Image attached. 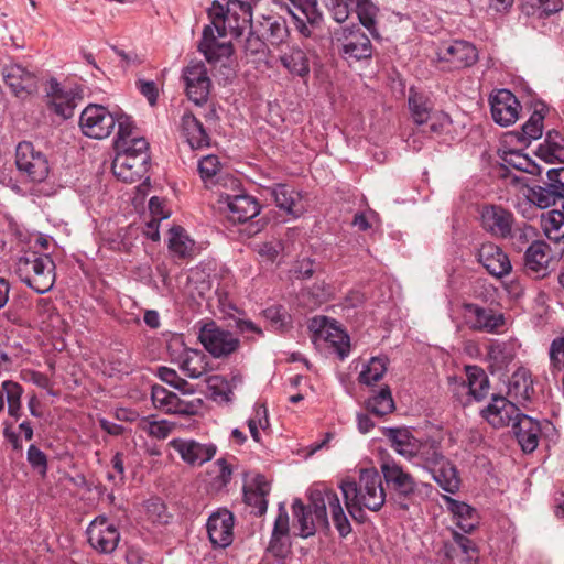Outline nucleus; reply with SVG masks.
<instances>
[{
	"label": "nucleus",
	"mask_w": 564,
	"mask_h": 564,
	"mask_svg": "<svg viewBox=\"0 0 564 564\" xmlns=\"http://www.w3.org/2000/svg\"><path fill=\"white\" fill-rule=\"evenodd\" d=\"M367 409L375 415L383 416L394 410V402L389 388L381 389L367 402Z\"/></svg>",
	"instance_id": "obj_51"
},
{
	"label": "nucleus",
	"mask_w": 564,
	"mask_h": 564,
	"mask_svg": "<svg viewBox=\"0 0 564 564\" xmlns=\"http://www.w3.org/2000/svg\"><path fill=\"white\" fill-rule=\"evenodd\" d=\"M220 169L221 164L216 155H206L198 161V173L205 184H213Z\"/></svg>",
	"instance_id": "obj_55"
},
{
	"label": "nucleus",
	"mask_w": 564,
	"mask_h": 564,
	"mask_svg": "<svg viewBox=\"0 0 564 564\" xmlns=\"http://www.w3.org/2000/svg\"><path fill=\"white\" fill-rule=\"evenodd\" d=\"M535 237V229L532 226L523 223L520 226L514 224L511 229V235L508 236L507 238L511 240L512 247L516 250L522 251L528 243L536 241Z\"/></svg>",
	"instance_id": "obj_53"
},
{
	"label": "nucleus",
	"mask_w": 564,
	"mask_h": 564,
	"mask_svg": "<svg viewBox=\"0 0 564 564\" xmlns=\"http://www.w3.org/2000/svg\"><path fill=\"white\" fill-rule=\"evenodd\" d=\"M430 471L433 473L434 480L443 490L455 494L459 489L460 479L457 470L446 458L437 467L430 469Z\"/></svg>",
	"instance_id": "obj_40"
},
{
	"label": "nucleus",
	"mask_w": 564,
	"mask_h": 564,
	"mask_svg": "<svg viewBox=\"0 0 564 564\" xmlns=\"http://www.w3.org/2000/svg\"><path fill=\"white\" fill-rule=\"evenodd\" d=\"M289 13L296 31L304 37H310L313 30L319 26L323 15L315 0H290Z\"/></svg>",
	"instance_id": "obj_12"
},
{
	"label": "nucleus",
	"mask_w": 564,
	"mask_h": 564,
	"mask_svg": "<svg viewBox=\"0 0 564 564\" xmlns=\"http://www.w3.org/2000/svg\"><path fill=\"white\" fill-rule=\"evenodd\" d=\"M209 389L212 390L215 400L229 402L231 401L232 390L229 388L227 381L223 378L215 376L208 380Z\"/></svg>",
	"instance_id": "obj_63"
},
{
	"label": "nucleus",
	"mask_w": 564,
	"mask_h": 564,
	"mask_svg": "<svg viewBox=\"0 0 564 564\" xmlns=\"http://www.w3.org/2000/svg\"><path fill=\"white\" fill-rule=\"evenodd\" d=\"M227 8L225 9L221 4L214 2L213 7L209 11V15L212 17L213 30H216L218 37H224L227 35L228 24L226 20Z\"/></svg>",
	"instance_id": "obj_61"
},
{
	"label": "nucleus",
	"mask_w": 564,
	"mask_h": 564,
	"mask_svg": "<svg viewBox=\"0 0 564 564\" xmlns=\"http://www.w3.org/2000/svg\"><path fill=\"white\" fill-rule=\"evenodd\" d=\"M138 429L151 437L164 440L172 432L173 424L166 420H153L151 416H144L138 421Z\"/></svg>",
	"instance_id": "obj_50"
},
{
	"label": "nucleus",
	"mask_w": 564,
	"mask_h": 564,
	"mask_svg": "<svg viewBox=\"0 0 564 564\" xmlns=\"http://www.w3.org/2000/svg\"><path fill=\"white\" fill-rule=\"evenodd\" d=\"M280 209L289 215L299 217L303 210L302 196L293 187L285 184H276L267 189Z\"/></svg>",
	"instance_id": "obj_29"
},
{
	"label": "nucleus",
	"mask_w": 564,
	"mask_h": 564,
	"mask_svg": "<svg viewBox=\"0 0 564 564\" xmlns=\"http://www.w3.org/2000/svg\"><path fill=\"white\" fill-rule=\"evenodd\" d=\"M226 20L229 32L235 37L241 36L243 31L251 26V4L241 0H228Z\"/></svg>",
	"instance_id": "obj_26"
},
{
	"label": "nucleus",
	"mask_w": 564,
	"mask_h": 564,
	"mask_svg": "<svg viewBox=\"0 0 564 564\" xmlns=\"http://www.w3.org/2000/svg\"><path fill=\"white\" fill-rule=\"evenodd\" d=\"M449 511L453 514L455 524L465 533L471 532L477 525V514L475 509L465 502L445 497Z\"/></svg>",
	"instance_id": "obj_38"
},
{
	"label": "nucleus",
	"mask_w": 564,
	"mask_h": 564,
	"mask_svg": "<svg viewBox=\"0 0 564 564\" xmlns=\"http://www.w3.org/2000/svg\"><path fill=\"white\" fill-rule=\"evenodd\" d=\"M451 123V118L443 111H434L425 123L429 131L433 134H441L446 127Z\"/></svg>",
	"instance_id": "obj_64"
},
{
	"label": "nucleus",
	"mask_w": 564,
	"mask_h": 564,
	"mask_svg": "<svg viewBox=\"0 0 564 564\" xmlns=\"http://www.w3.org/2000/svg\"><path fill=\"white\" fill-rule=\"evenodd\" d=\"M529 198L538 207L544 209L554 205L558 199L564 198L563 194L555 188L554 182L549 181L543 186H535L530 189Z\"/></svg>",
	"instance_id": "obj_45"
},
{
	"label": "nucleus",
	"mask_w": 564,
	"mask_h": 564,
	"mask_svg": "<svg viewBox=\"0 0 564 564\" xmlns=\"http://www.w3.org/2000/svg\"><path fill=\"white\" fill-rule=\"evenodd\" d=\"M2 390L6 394L8 404V414L18 421L22 415V394L23 388L20 383L12 380L2 382Z\"/></svg>",
	"instance_id": "obj_46"
},
{
	"label": "nucleus",
	"mask_w": 564,
	"mask_h": 564,
	"mask_svg": "<svg viewBox=\"0 0 564 564\" xmlns=\"http://www.w3.org/2000/svg\"><path fill=\"white\" fill-rule=\"evenodd\" d=\"M482 416L494 426L502 427L513 424L516 416L520 415L513 401L501 395H494L491 402L482 411Z\"/></svg>",
	"instance_id": "obj_23"
},
{
	"label": "nucleus",
	"mask_w": 564,
	"mask_h": 564,
	"mask_svg": "<svg viewBox=\"0 0 564 564\" xmlns=\"http://www.w3.org/2000/svg\"><path fill=\"white\" fill-rule=\"evenodd\" d=\"M438 59L448 64L449 69H463L473 66L478 59L476 47L467 41H449L438 47Z\"/></svg>",
	"instance_id": "obj_11"
},
{
	"label": "nucleus",
	"mask_w": 564,
	"mask_h": 564,
	"mask_svg": "<svg viewBox=\"0 0 564 564\" xmlns=\"http://www.w3.org/2000/svg\"><path fill=\"white\" fill-rule=\"evenodd\" d=\"M3 436L10 443L13 451L21 452L23 449L22 437L25 441L33 440L34 430L31 422L29 420H24L18 425V431H14L11 426L7 425L3 429Z\"/></svg>",
	"instance_id": "obj_49"
},
{
	"label": "nucleus",
	"mask_w": 564,
	"mask_h": 564,
	"mask_svg": "<svg viewBox=\"0 0 564 564\" xmlns=\"http://www.w3.org/2000/svg\"><path fill=\"white\" fill-rule=\"evenodd\" d=\"M1 73L4 84L19 98L31 96L39 89L37 75L22 64L9 61L3 64Z\"/></svg>",
	"instance_id": "obj_8"
},
{
	"label": "nucleus",
	"mask_w": 564,
	"mask_h": 564,
	"mask_svg": "<svg viewBox=\"0 0 564 564\" xmlns=\"http://www.w3.org/2000/svg\"><path fill=\"white\" fill-rule=\"evenodd\" d=\"M544 112L543 109L535 110L529 120L522 126L523 140H536L541 138L543 131Z\"/></svg>",
	"instance_id": "obj_56"
},
{
	"label": "nucleus",
	"mask_w": 564,
	"mask_h": 564,
	"mask_svg": "<svg viewBox=\"0 0 564 564\" xmlns=\"http://www.w3.org/2000/svg\"><path fill=\"white\" fill-rule=\"evenodd\" d=\"M381 471L387 485L393 490L394 500L400 508L408 509L404 500H410L416 491L414 478L393 460L383 462Z\"/></svg>",
	"instance_id": "obj_9"
},
{
	"label": "nucleus",
	"mask_w": 564,
	"mask_h": 564,
	"mask_svg": "<svg viewBox=\"0 0 564 564\" xmlns=\"http://www.w3.org/2000/svg\"><path fill=\"white\" fill-rule=\"evenodd\" d=\"M484 229L497 238L507 239L514 225L513 214L500 205H487L481 210Z\"/></svg>",
	"instance_id": "obj_18"
},
{
	"label": "nucleus",
	"mask_w": 564,
	"mask_h": 564,
	"mask_svg": "<svg viewBox=\"0 0 564 564\" xmlns=\"http://www.w3.org/2000/svg\"><path fill=\"white\" fill-rule=\"evenodd\" d=\"M387 358L372 357L359 375V381L371 384L379 381L387 371Z\"/></svg>",
	"instance_id": "obj_52"
},
{
	"label": "nucleus",
	"mask_w": 564,
	"mask_h": 564,
	"mask_svg": "<svg viewBox=\"0 0 564 564\" xmlns=\"http://www.w3.org/2000/svg\"><path fill=\"white\" fill-rule=\"evenodd\" d=\"M150 155L140 154L139 158L130 154H116L112 162L115 176L126 183H134L141 180L149 171Z\"/></svg>",
	"instance_id": "obj_19"
},
{
	"label": "nucleus",
	"mask_w": 564,
	"mask_h": 564,
	"mask_svg": "<svg viewBox=\"0 0 564 564\" xmlns=\"http://www.w3.org/2000/svg\"><path fill=\"white\" fill-rule=\"evenodd\" d=\"M512 427L523 452L531 453L538 447L541 432L538 421L524 414L517 415Z\"/></svg>",
	"instance_id": "obj_28"
},
{
	"label": "nucleus",
	"mask_w": 564,
	"mask_h": 564,
	"mask_svg": "<svg viewBox=\"0 0 564 564\" xmlns=\"http://www.w3.org/2000/svg\"><path fill=\"white\" fill-rule=\"evenodd\" d=\"M89 544L100 553H111L116 550L120 534L116 524L106 517H97L87 529Z\"/></svg>",
	"instance_id": "obj_14"
},
{
	"label": "nucleus",
	"mask_w": 564,
	"mask_h": 564,
	"mask_svg": "<svg viewBox=\"0 0 564 564\" xmlns=\"http://www.w3.org/2000/svg\"><path fill=\"white\" fill-rule=\"evenodd\" d=\"M26 460L41 476L47 473V457L36 445L31 444L26 451Z\"/></svg>",
	"instance_id": "obj_62"
},
{
	"label": "nucleus",
	"mask_w": 564,
	"mask_h": 564,
	"mask_svg": "<svg viewBox=\"0 0 564 564\" xmlns=\"http://www.w3.org/2000/svg\"><path fill=\"white\" fill-rule=\"evenodd\" d=\"M333 42L340 48L346 59H364L372 54V45L369 37L360 28L340 25L332 32Z\"/></svg>",
	"instance_id": "obj_5"
},
{
	"label": "nucleus",
	"mask_w": 564,
	"mask_h": 564,
	"mask_svg": "<svg viewBox=\"0 0 564 564\" xmlns=\"http://www.w3.org/2000/svg\"><path fill=\"white\" fill-rule=\"evenodd\" d=\"M541 225L545 236L553 241H564V215L560 209H552L542 215Z\"/></svg>",
	"instance_id": "obj_44"
},
{
	"label": "nucleus",
	"mask_w": 564,
	"mask_h": 564,
	"mask_svg": "<svg viewBox=\"0 0 564 564\" xmlns=\"http://www.w3.org/2000/svg\"><path fill=\"white\" fill-rule=\"evenodd\" d=\"M490 108L495 122L508 127L518 120L521 106L510 90L499 89L490 96Z\"/></svg>",
	"instance_id": "obj_17"
},
{
	"label": "nucleus",
	"mask_w": 564,
	"mask_h": 564,
	"mask_svg": "<svg viewBox=\"0 0 564 564\" xmlns=\"http://www.w3.org/2000/svg\"><path fill=\"white\" fill-rule=\"evenodd\" d=\"M293 517L299 527V534L308 538L315 533L317 528L327 529L328 512L340 534L345 538L351 532V525L346 517L339 496L325 485H317L310 490V505L296 499L292 503Z\"/></svg>",
	"instance_id": "obj_1"
},
{
	"label": "nucleus",
	"mask_w": 564,
	"mask_h": 564,
	"mask_svg": "<svg viewBox=\"0 0 564 564\" xmlns=\"http://www.w3.org/2000/svg\"><path fill=\"white\" fill-rule=\"evenodd\" d=\"M324 2L332 18L337 23H343L348 19L355 0H324Z\"/></svg>",
	"instance_id": "obj_58"
},
{
	"label": "nucleus",
	"mask_w": 564,
	"mask_h": 564,
	"mask_svg": "<svg viewBox=\"0 0 564 564\" xmlns=\"http://www.w3.org/2000/svg\"><path fill=\"white\" fill-rule=\"evenodd\" d=\"M478 261L496 278H502L511 272L512 265L508 256L494 243H484L478 250Z\"/></svg>",
	"instance_id": "obj_22"
},
{
	"label": "nucleus",
	"mask_w": 564,
	"mask_h": 564,
	"mask_svg": "<svg viewBox=\"0 0 564 564\" xmlns=\"http://www.w3.org/2000/svg\"><path fill=\"white\" fill-rule=\"evenodd\" d=\"M356 13L360 23L373 37H378L377 17L378 8L371 0H355Z\"/></svg>",
	"instance_id": "obj_47"
},
{
	"label": "nucleus",
	"mask_w": 564,
	"mask_h": 564,
	"mask_svg": "<svg viewBox=\"0 0 564 564\" xmlns=\"http://www.w3.org/2000/svg\"><path fill=\"white\" fill-rule=\"evenodd\" d=\"M203 401L199 398H181L176 393L170 397V403L165 410L166 413L180 415H195L202 409Z\"/></svg>",
	"instance_id": "obj_48"
},
{
	"label": "nucleus",
	"mask_w": 564,
	"mask_h": 564,
	"mask_svg": "<svg viewBox=\"0 0 564 564\" xmlns=\"http://www.w3.org/2000/svg\"><path fill=\"white\" fill-rule=\"evenodd\" d=\"M15 165L20 173L37 183L45 181L51 170L46 155L35 150L34 145L28 141H22L17 145Z\"/></svg>",
	"instance_id": "obj_6"
},
{
	"label": "nucleus",
	"mask_w": 564,
	"mask_h": 564,
	"mask_svg": "<svg viewBox=\"0 0 564 564\" xmlns=\"http://www.w3.org/2000/svg\"><path fill=\"white\" fill-rule=\"evenodd\" d=\"M341 490L347 511L355 520L364 519V510L379 511L386 502V491L379 471L361 468L358 479L346 477L338 485Z\"/></svg>",
	"instance_id": "obj_2"
},
{
	"label": "nucleus",
	"mask_w": 564,
	"mask_h": 564,
	"mask_svg": "<svg viewBox=\"0 0 564 564\" xmlns=\"http://www.w3.org/2000/svg\"><path fill=\"white\" fill-rule=\"evenodd\" d=\"M280 62L293 76L306 78L310 74V58L305 51L297 46L290 47L281 54Z\"/></svg>",
	"instance_id": "obj_36"
},
{
	"label": "nucleus",
	"mask_w": 564,
	"mask_h": 564,
	"mask_svg": "<svg viewBox=\"0 0 564 564\" xmlns=\"http://www.w3.org/2000/svg\"><path fill=\"white\" fill-rule=\"evenodd\" d=\"M228 218L234 223H245L256 217L260 212L258 202L249 195H226Z\"/></svg>",
	"instance_id": "obj_27"
},
{
	"label": "nucleus",
	"mask_w": 564,
	"mask_h": 564,
	"mask_svg": "<svg viewBox=\"0 0 564 564\" xmlns=\"http://www.w3.org/2000/svg\"><path fill=\"white\" fill-rule=\"evenodd\" d=\"M536 155L546 163H564V135L555 130L549 131L544 142L538 147Z\"/></svg>",
	"instance_id": "obj_37"
},
{
	"label": "nucleus",
	"mask_w": 564,
	"mask_h": 564,
	"mask_svg": "<svg viewBox=\"0 0 564 564\" xmlns=\"http://www.w3.org/2000/svg\"><path fill=\"white\" fill-rule=\"evenodd\" d=\"M50 108L63 119H68L74 115L76 107L75 96L72 91L65 90L61 84L52 78L46 88Z\"/></svg>",
	"instance_id": "obj_25"
},
{
	"label": "nucleus",
	"mask_w": 564,
	"mask_h": 564,
	"mask_svg": "<svg viewBox=\"0 0 564 564\" xmlns=\"http://www.w3.org/2000/svg\"><path fill=\"white\" fill-rule=\"evenodd\" d=\"M551 371L555 377L558 372L564 371V338H556L550 347Z\"/></svg>",
	"instance_id": "obj_60"
},
{
	"label": "nucleus",
	"mask_w": 564,
	"mask_h": 564,
	"mask_svg": "<svg viewBox=\"0 0 564 564\" xmlns=\"http://www.w3.org/2000/svg\"><path fill=\"white\" fill-rule=\"evenodd\" d=\"M409 109L413 121L417 126L427 123L429 118L434 112L431 99L413 89L410 90L409 95Z\"/></svg>",
	"instance_id": "obj_41"
},
{
	"label": "nucleus",
	"mask_w": 564,
	"mask_h": 564,
	"mask_svg": "<svg viewBox=\"0 0 564 564\" xmlns=\"http://www.w3.org/2000/svg\"><path fill=\"white\" fill-rule=\"evenodd\" d=\"M462 387L468 389V393L475 400L480 401L486 397L489 390V380L486 372L477 366L466 367V379L462 381Z\"/></svg>",
	"instance_id": "obj_39"
},
{
	"label": "nucleus",
	"mask_w": 564,
	"mask_h": 564,
	"mask_svg": "<svg viewBox=\"0 0 564 564\" xmlns=\"http://www.w3.org/2000/svg\"><path fill=\"white\" fill-rule=\"evenodd\" d=\"M182 132L192 149H202L209 145V135L203 123L191 112L182 116Z\"/></svg>",
	"instance_id": "obj_35"
},
{
	"label": "nucleus",
	"mask_w": 564,
	"mask_h": 564,
	"mask_svg": "<svg viewBox=\"0 0 564 564\" xmlns=\"http://www.w3.org/2000/svg\"><path fill=\"white\" fill-rule=\"evenodd\" d=\"M185 90L196 105L204 104L209 94L212 82L203 62H191L183 70Z\"/></svg>",
	"instance_id": "obj_13"
},
{
	"label": "nucleus",
	"mask_w": 564,
	"mask_h": 564,
	"mask_svg": "<svg viewBox=\"0 0 564 564\" xmlns=\"http://www.w3.org/2000/svg\"><path fill=\"white\" fill-rule=\"evenodd\" d=\"M181 369L191 378H199L209 370L207 357L199 350H187L181 358Z\"/></svg>",
	"instance_id": "obj_43"
},
{
	"label": "nucleus",
	"mask_w": 564,
	"mask_h": 564,
	"mask_svg": "<svg viewBox=\"0 0 564 564\" xmlns=\"http://www.w3.org/2000/svg\"><path fill=\"white\" fill-rule=\"evenodd\" d=\"M79 127L88 138L105 139L116 127V116L104 106L90 104L80 113Z\"/></svg>",
	"instance_id": "obj_7"
},
{
	"label": "nucleus",
	"mask_w": 564,
	"mask_h": 564,
	"mask_svg": "<svg viewBox=\"0 0 564 564\" xmlns=\"http://www.w3.org/2000/svg\"><path fill=\"white\" fill-rule=\"evenodd\" d=\"M383 435L390 443V446L408 460H413V451L417 446L419 440L413 436L406 427H383Z\"/></svg>",
	"instance_id": "obj_31"
},
{
	"label": "nucleus",
	"mask_w": 564,
	"mask_h": 564,
	"mask_svg": "<svg viewBox=\"0 0 564 564\" xmlns=\"http://www.w3.org/2000/svg\"><path fill=\"white\" fill-rule=\"evenodd\" d=\"M463 308L466 324L474 330L497 333L505 325L503 315L491 308L474 303H465Z\"/></svg>",
	"instance_id": "obj_15"
},
{
	"label": "nucleus",
	"mask_w": 564,
	"mask_h": 564,
	"mask_svg": "<svg viewBox=\"0 0 564 564\" xmlns=\"http://www.w3.org/2000/svg\"><path fill=\"white\" fill-rule=\"evenodd\" d=\"M115 149L117 154L124 153L139 158L140 154H149V143L144 138H131L129 140L116 139Z\"/></svg>",
	"instance_id": "obj_54"
},
{
	"label": "nucleus",
	"mask_w": 564,
	"mask_h": 564,
	"mask_svg": "<svg viewBox=\"0 0 564 564\" xmlns=\"http://www.w3.org/2000/svg\"><path fill=\"white\" fill-rule=\"evenodd\" d=\"M271 490L269 481L262 475H257L243 487L245 502L252 508L251 512L263 516L268 509L267 496Z\"/></svg>",
	"instance_id": "obj_24"
},
{
	"label": "nucleus",
	"mask_w": 564,
	"mask_h": 564,
	"mask_svg": "<svg viewBox=\"0 0 564 564\" xmlns=\"http://www.w3.org/2000/svg\"><path fill=\"white\" fill-rule=\"evenodd\" d=\"M234 514L227 509H219L207 520V533L210 542L217 547H227L234 538Z\"/></svg>",
	"instance_id": "obj_20"
},
{
	"label": "nucleus",
	"mask_w": 564,
	"mask_h": 564,
	"mask_svg": "<svg viewBox=\"0 0 564 564\" xmlns=\"http://www.w3.org/2000/svg\"><path fill=\"white\" fill-rule=\"evenodd\" d=\"M195 242L182 227L170 229L169 249L178 258H189L194 254Z\"/></svg>",
	"instance_id": "obj_42"
},
{
	"label": "nucleus",
	"mask_w": 564,
	"mask_h": 564,
	"mask_svg": "<svg viewBox=\"0 0 564 564\" xmlns=\"http://www.w3.org/2000/svg\"><path fill=\"white\" fill-rule=\"evenodd\" d=\"M289 516L281 503L279 506V513L275 518L272 536L268 546V551L274 556L283 557L289 550Z\"/></svg>",
	"instance_id": "obj_30"
},
{
	"label": "nucleus",
	"mask_w": 564,
	"mask_h": 564,
	"mask_svg": "<svg viewBox=\"0 0 564 564\" xmlns=\"http://www.w3.org/2000/svg\"><path fill=\"white\" fill-rule=\"evenodd\" d=\"M198 50L204 54L209 63H216L221 58H228L232 54L231 44L229 42H218L210 25H206L204 28Z\"/></svg>",
	"instance_id": "obj_32"
},
{
	"label": "nucleus",
	"mask_w": 564,
	"mask_h": 564,
	"mask_svg": "<svg viewBox=\"0 0 564 564\" xmlns=\"http://www.w3.org/2000/svg\"><path fill=\"white\" fill-rule=\"evenodd\" d=\"M159 378L173 388L182 391L184 394H192L193 390H188V383L185 379L181 378L174 369L167 367H160L158 369Z\"/></svg>",
	"instance_id": "obj_59"
},
{
	"label": "nucleus",
	"mask_w": 564,
	"mask_h": 564,
	"mask_svg": "<svg viewBox=\"0 0 564 564\" xmlns=\"http://www.w3.org/2000/svg\"><path fill=\"white\" fill-rule=\"evenodd\" d=\"M310 329L315 346L328 345L341 359L348 355L349 337L334 319L316 316L311 321Z\"/></svg>",
	"instance_id": "obj_4"
},
{
	"label": "nucleus",
	"mask_w": 564,
	"mask_h": 564,
	"mask_svg": "<svg viewBox=\"0 0 564 564\" xmlns=\"http://www.w3.org/2000/svg\"><path fill=\"white\" fill-rule=\"evenodd\" d=\"M15 273L23 283L40 294L52 290L55 283V263L46 253H24L17 260Z\"/></svg>",
	"instance_id": "obj_3"
},
{
	"label": "nucleus",
	"mask_w": 564,
	"mask_h": 564,
	"mask_svg": "<svg viewBox=\"0 0 564 564\" xmlns=\"http://www.w3.org/2000/svg\"><path fill=\"white\" fill-rule=\"evenodd\" d=\"M552 261L551 247L542 240L532 241L524 252V269L536 278L545 276Z\"/></svg>",
	"instance_id": "obj_21"
},
{
	"label": "nucleus",
	"mask_w": 564,
	"mask_h": 564,
	"mask_svg": "<svg viewBox=\"0 0 564 564\" xmlns=\"http://www.w3.org/2000/svg\"><path fill=\"white\" fill-rule=\"evenodd\" d=\"M488 356L499 366H506L513 359V351L508 343L492 341L488 347Z\"/></svg>",
	"instance_id": "obj_57"
},
{
	"label": "nucleus",
	"mask_w": 564,
	"mask_h": 564,
	"mask_svg": "<svg viewBox=\"0 0 564 564\" xmlns=\"http://www.w3.org/2000/svg\"><path fill=\"white\" fill-rule=\"evenodd\" d=\"M533 392L530 371L522 367L517 369L509 379L508 397L513 400V403L523 404L531 399Z\"/></svg>",
	"instance_id": "obj_34"
},
{
	"label": "nucleus",
	"mask_w": 564,
	"mask_h": 564,
	"mask_svg": "<svg viewBox=\"0 0 564 564\" xmlns=\"http://www.w3.org/2000/svg\"><path fill=\"white\" fill-rule=\"evenodd\" d=\"M169 445L180 454L188 465L200 466L214 458L217 447L213 443H199L195 440L174 438Z\"/></svg>",
	"instance_id": "obj_16"
},
{
	"label": "nucleus",
	"mask_w": 564,
	"mask_h": 564,
	"mask_svg": "<svg viewBox=\"0 0 564 564\" xmlns=\"http://www.w3.org/2000/svg\"><path fill=\"white\" fill-rule=\"evenodd\" d=\"M205 349L216 358L235 352L240 341L229 330L218 327L215 323L205 324L198 336Z\"/></svg>",
	"instance_id": "obj_10"
},
{
	"label": "nucleus",
	"mask_w": 564,
	"mask_h": 564,
	"mask_svg": "<svg viewBox=\"0 0 564 564\" xmlns=\"http://www.w3.org/2000/svg\"><path fill=\"white\" fill-rule=\"evenodd\" d=\"M413 452V460L411 462L427 470L437 467L445 458L440 444L431 438L419 440L417 446H415Z\"/></svg>",
	"instance_id": "obj_33"
}]
</instances>
